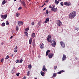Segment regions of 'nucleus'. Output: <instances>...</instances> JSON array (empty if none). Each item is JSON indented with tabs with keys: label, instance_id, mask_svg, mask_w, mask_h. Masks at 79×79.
<instances>
[{
	"label": "nucleus",
	"instance_id": "nucleus-29",
	"mask_svg": "<svg viewBox=\"0 0 79 79\" xmlns=\"http://www.w3.org/2000/svg\"><path fill=\"white\" fill-rule=\"evenodd\" d=\"M2 26H5V23H3L2 24Z\"/></svg>",
	"mask_w": 79,
	"mask_h": 79
},
{
	"label": "nucleus",
	"instance_id": "nucleus-38",
	"mask_svg": "<svg viewBox=\"0 0 79 79\" xmlns=\"http://www.w3.org/2000/svg\"><path fill=\"white\" fill-rule=\"evenodd\" d=\"M20 73H17L16 74V75L17 76H19V74Z\"/></svg>",
	"mask_w": 79,
	"mask_h": 79
},
{
	"label": "nucleus",
	"instance_id": "nucleus-7",
	"mask_svg": "<svg viewBox=\"0 0 79 79\" xmlns=\"http://www.w3.org/2000/svg\"><path fill=\"white\" fill-rule=\"evenodd\" d=\"M64 5L65 6H69L70 5V4H69V2H64Z\"/></svg>",
	"mask_w": 79,
	"mask_h": 79
},
{
	"label": "nucleus",
	"instance_id": "nucleus-22",
	"mask_svg": "<svg viewBox=\"0 0 79 79\" xmlns=\"http://www.w3.org/2000/svg\"><path fill=\"white\" fill-rule=\"evenodd\" d=\"M19 60H15V62L16 63H19Z\"/></svg>",
	"mask_w": 79,
	"mask_h": 79
},
{
	"label": "nucleus",
	"instance_id": "nucleus-53",
	"mask_svg": "<svg viewBox=\"0 0 79 79\" xmlns=\"http://www.w3.org/2000/svg\"><path fill=\"white\" fill-rule=\"evenodd\" d=\"M48 53L46 52V56H48Z\"/></svg>",
	"mask_w": 79,
	"mask_h": 79
},
{
	"label": "nucleus",
	"instance_id": "nucleus-23",
	"mask_svg": "<svg viewBox=\"0 0 79 79\" xmlns=\"http://www.w3.org/2000/svg\"><path fill=\"white\" fill-rule=\"evenodd\" d=\"M24 34H25L26 36H27V37H28V33L27 32H25Z\"/></svg>",
	"mask_w": 79,
	"mask_h": 79
},
{
	"label": "nucleus",
	"instance_id": "nucleus-27",
	"mask_svg": "<svg viewBox=\"0 0 79 79\" xmlns=\"http://www.w3.org/2000/svg\"><path fill=\"white\" fill-rule=\"evenodd\" d=\"M6 25H9V23L8 21H6Z\"/></svg>",
	"mask_w": 79,
	"mask_h": 79
},
{
	"label": "nucleus",
	"instance_id": "nucleus-60",
	"mask_svg": "<svg viewBox=\"0 0 79 79\" xmlns=\"http://www.w3.org/2000/svg\"><path fill=\"white\" fill-rule=\"evenodd\" d=\"M20 3H22V1H21V0H20L19 1Z\"/></svg>",
	"mask_w": 79,
	"mask_h": 79
},
{
	"label": "nucleus",
	"instance_id": "nucleus-24",
	"mask_svg": "<svg viewBox=\"0 0 79 79\" xmlns=\"http://www.w3.org/2000/svg\"><path fill=\"white\" fill-rule=\"evenodd\" d=\"M16 31H18V30H19V28L18 27V26H16Z\"/></svg>",
	"mask_w": 79,
	"mask_h": 79
},
{
	"label": "nucleus",
	"instance_id": "nucleus-50",
	"mask_svg": "<svg viewBox=\"0 0 79 79\" xmlns=\"http://www.w3.org/2000/svg\"><path fill=\"white\" fill-rule=\"evenodd\" d=\"M75 60H77V59H78V58H77V57H75Z\"/></svg>",
	"mask_w": 79,
	"mask_h": 79
},
{
	"label": "nucleus",
	"instance_id": "nucleus-41",
	"mask_svg": "<svg viewBox=\"0 0 79 79\" xmlns=\"http://www.w3.org/2000/svg\"><path fill=\"white\" fill-rule=\"evenodd\" d=\"M4 61V59L2 58L1 60V62H2V61Z\"/></svg>",
	"mask_w": 79,
	"mask_h": 79
},
{
	"label": "nucleus",
	"instance_id": "nucleus-57",
	"mask_svg": "<svg viewBox=\"0 0 79 79\" xmlns=\"http://www.w3.org/2000/svg\"><path fill=\"white\" fill-rule=\"evenodd\" d=\"M44 6V5H42V6H40V7L41 8H42V7H43Z\"/></svg>",
	"mask_w": 79,
	"mask_h": 79
},
{
	"label": "nucleus",
	"instance_id": "nucleus-62",
	"mask_svg": "<svg viewBox=\"0 0 79 79\" xmlns=\"http://www.w3.org/2000/svg\"><path fill=\"white\" fill-rule=\"evenodd\" d=\"M46 5V4L44 3V5Z\"/></svg>",
	"mask_w": 79,
	"mask_h": 79
},
{
	"label": "nucleus",
	"instance_id": "nucleus-39",
	"mask_svg": "<svg viewBox=\"0 0 79 79\" xmlns=\"http://www.w3.org/2000/svg\"><path fill=\"white\" fill-rule=\"evenodd\" d=\"M34 25V22H32V23H31V25H32V26H33Z\"/></svg>",
	"mask_w": 79,
	"mask_h": 79
},
{
	"label": "nucleus",
	"instance_id": "nucleus-33",
	"mask_svg": "<svg viewBox=\"0 0 79 79\" xmlns=\"http://www.w3.org/2000/svg\"><path fill=\"white\" fill-rule=\"evenodd\" d=\"M75 29L77 31H78L79 29V27H76L75 28Z\"/></svg>",
	"mask_w": 79,
	"mask_h": 79
},
{
	"label": "nucleus",
	"instance_id": "nucleus-8",
	"mask_svg": "<svg viewBox=\"0 0 79 79\" xmlns=\"http://www.w3.org/2000/svg\"><path fill=\"white\" fill-rule=\"evenodd\" d=\"M53 54L52 53H49L48 56L49 58H52V57H53Z\"/></svg>",
	"mask_w": 79,
	"mask_h": 79
},
{
	"label": "nucleus",
	"instance_id": "nucleus-13",
	"mask_svg": "<svg viewBox=\"0 0 79 79\" xmlns=\"http://www.w3.org/2000/svg\"><path fill=\"white\" fill-rule=\"evenodd\" d=\"M40 74L42 76H44V74H45V73L41 71L40 72Z\"/></svg>",
	"mask_w": 79,
	"mask_h": 79
},
{
	"label": "nucleus",
	"instance_id": "nucleus-37",
	"mask_svg": "<svg viewBox=\"0 0 79 79\" xmlns=\"http://www.w3.org/2000/svg\"><path fill=\"white\" fill-rule=\"evenodd\" d=\"M56 73H53V76H54V77L56 76Z\"/></svg>",
	"mask_w": 79,
	"mask_h": 79
},
{
	"label": "nucleus",
	"instance_id": "nucleus-46",
	"mask_svg": "<svg viewBox=\"0 0 79 79\" xmlns=\"http://www.w3.org/2000/svg\"><path fill=\"white\" fill-rule=\"evenodd\" d=\"M45 68V65H44L43 67V69Z\"/></svg>",
	"mask_w": 79,
	"mask_h": 79
},
{
	"label": "nucleus",
	"instance_id": "nucleus-32",
	"mask_svg": "<svg viewBox=\"0 0 79 79\" xmlns=\"http://www.w3.org/2000/svg\"><path fill=\"white\" fill-rule=\"evenodd\" d=\"M23 59H21L20 60V61L19 62V63H22V62H23Z\"/></svg>",
	"mask_w": 79,
	"mask_h": 79
},
{
	"label": "nucleus",
	"instance_id": "nucleus-58",
	"mask_svg": "<svg viewBox=\"0 0 79 79\" xmlns=\"http://www.w3.org/2000/svg\"><path fill=\"white\" fill-rule=\"evenodd\" d=\"M13 71L12 70V71H11V73H12V74H13Z\"/></svg>",
	"mask_w": 79,
	"mask_h": 79
},
{
	"label": "nucleus",
	"instance_id": "nucleus-36",
	"mask_svg": "<svg viewBox=\"0 0 79 79\" xmlns=\"http://www.w3.org/2000/svg\"><path fill=\"white\" fill-rule=\"evenodd\" d=\"M58 74H61V71H60L58 72L57 73Z\"/></svg>",
	"mask_w": 79,
	"mask_h": 79
},
{
	"label": "nucleus",
	"instance_id": "nucleus-63",
	"mask_svg": "<svg viewBox=\"0 0 79 79\" xmlns=\"http://www.w3.org/2000/svg\"><path fill=\"white\" fill-rule=\"evenodd\" d=\"M17 0H14V2H16V1Z\"/></svg>",
	"mask_w": 79,
	"mask_h": 79
},
{
	"label": "nucleus",
	"instance_id": "nucleus-9",
	"mask_svg": "<svg viewBox=\"0 0 79 79\" xmlns=\"http://www.w3.org/2000/svg\"><path fill=\"white\" fill-rule=\"evenodd\" d=\"M60 44L63 48H64L65 47V44H64V43H62L61 42H60Z\"/></svg>",
	"mask_w": 79,
	"mask_h": 79
},
{
	"label": "nucleus",
	"instance_id": "nucleus-26",
	"mask_svg": "<svg viewBox=\"0 0 79 79\" xmlns=\"http://www.w3.org/2000/svg\"><path fill=\"white\" fill-rule=\"evenodd\" d=\"M53 43L54 46L56 45V42H55V40H54Z\"/></svg>",
	"mask_w": 79,
	"mask_h": 79
},
{
	"label": "nucleus",
	"instance_id": "nucleus-42",
	"mask_svg": "<svg viewBox=\"0 0 79 79\" xmlns=\"http://www.w3.org/2000/svg\"><path fill=\"white\" fill-rule=\"evenodd\" d=\"M50 52V50H48L46 52V53H49V52Z\"/></svg>",
	"mask_w": 79,
	"mask_h": 79
},
{
	"label": "nucleus",
	"instance_id": "nucleus-40",
	"mask_svg": "<svg viewBox=\"0 0 79 79\" xmlns=\"http://www.w3.org/2000/svg\"><path fill=\"white\" fill-rule=\"evenodd\" d=\"M21 9H22V7H20L19 9H18V10H21Z\"/></svg>",
	"mask_w": 79,
	"mask_h": 79
},
{
	"label": "nucleus",
	"instance_id": "nucleus-47",
	"mask_svg": "<svg viewBox=\"0 0 79 79\" xmlns=\"http://www.w3.org/2000/svg\"><path fill=\"white\" fill-rule=\"evenodd\" d=\"M49 8H53V7H52V6H49Z\"/></svg>",
	"mask_w": 79,
	"mask_h": 79
},
{
	"label": "nucleus",
	"instance_id": "nucleus-30",
	"mask_svg": "<svg viewBox=\"0 0 79 79\" xmlns=\"http://www.w3.org/2000/svg\"><path fill=\"white\" fill-rule=\"evenodd\" d=\"M60 4L61 6H63L64 5V3L63 2H60Z\"/></svg>",
	"mask_w": 79,
	"mask_h": 79
},
{
	"label": "nucleus",
	"instance_id": "nucleus-20",
	"mask_svg": "<svg viewBox=\"0 0 79 79\" xmlns=\"http://www.w3.org/2000/svg\"><path fill=\"white\" fill-rule=\"evenodd\" d=\"M15 15L17 17H19V13H17Z\"/></svg>",
	"mask_w": 79,
	"mask_h": 79
},
{
	"label": "nucleus",
	"instance_id": "nucleus-45",
	"mask_svg": "<svg viewBox=\"0 0 79 79\" xmlns=\"http://www.w3.org/2000/svg\"><path fill=\"white\" fill-rule=\"evenodd\" d=\"M30 73H29V71H28L27 72V74L28 76H29V74H30Z\"/></svg>",
	"mask_w": 79,
	"mask_h": 79
},
{
	"label": "nucleus",
	"instance_id": "nucleus-21",
	"mask_svg": "<svg viewBox=\"0 0 79 79\" xmlns=\"http://www.w3.org/2000/svg\"><path fill=\"white\" fill-rule=\"evenodd\" d=\"M29 27H27L25 29V31H29Z\"/></svg>",
	"mask_w": 79,
	"mask_h": 79
},
{
	"label": "nucleus",
	"instance_id": "nucleus-55",
	"mask_svg": "<svg viewBox=\"0 0 79 79\" xmlns=\"http://www.w3.org/2000/svg\"><path fill=\"white\" fill-rule=\"evenodd\" d=\"M61 71V73H63V72H64V70H62L61 71Z\"/></svg>",
	"mask_w": 79,
	"mask_h": 79
},
{
	"label": "nucleus",
	"instance_id": "nucleus-16",
	"mask_svg": "<svg viewBox=\"0 0 79 79\" xmlns=\"http://www.w3.org/2000/svg\"><path fill=\"white\" fill-rule=\"evenodd\" d=\"M32 39L31 38L30 39L29 41V44H31V43H32Z\"/></svg>",
	"mask_w": 79,
	"mask_h": 79
},
{
	"label": "nucleus",
	"instance_id": "nucleus-18",
	"mask_svg": "<svg viewBox=\"0 0 79 79\" xmlns=\"http://www.w3.org/2000/svg\"><path fill=\"white\" fill-rule=\"evenodd\" d=\"M6 1V0H3V1L2 2V5H4V4H5L6 3V2H5Z\"/></svg>",
	"mask_w": 79,
	"mask_h": 79
},
{
	"label": "nucleus",
	"instance_id": "nucleus-56",
	"mask_svg": "<svg viewBox=\"0 0 79 79\" xmlns=\"http://www.w3.org/2000/svg\"><path fill=\"white\" fill-rule=\"evenodd\" d=\"M10 56L11 57H13V54H12Z\"/></svg>",
	"mask_w": 79,
	"mask_h": 79
},
{
	"label": "nucleus",
	"instance_id": "nucleus-34",
	"mask_svg": "<svg viewBox=\"0 0 79 79\" xmlns=\"http://www.w3.org/2000/svg\"><path fill=\"white\" fill-rule=\"evenodd\" d=\"M46 13L47 15H48V10H47L46 11Z\"/></svg>",
	"mask_w": 79,
	"mask_h": 79
},
{
	"label": "nucleus",
	"instance_id": "nucleus-59",
	"mask_svg": "<svg viewBox=\"0 0 79 79\" xmlns=\"http://www.w3.org/2000/svg\"><path fill=\"white\" fill-rule=\"evenodd\" d=\"M46 10V8H44V9H43V10Z\"/></svg>",
	"mask_w": 79,
	"mask_h": 79
},
{
	"label": "nucleus",
	"instance_id": "nucleus-4",
	"mask_svg": "<svg viewBox=\"0 0 79 79\" xmlns=\"http://www.w3.org/2000/svg\"><path fill=\"white\" fill-rule=\"evenodd\" d=\"M52 36L51 35H48V36L47 38V40L48 42H50V41H52Z\"/></svg>",
	"mask_w": 79,
	"mask_h": 79
},
{
	"label": "nucleus",
	"instance_id": "nucleus-11",
	"mask_svg": "<svg viewBox=\"0 0 79 79\" xmlns=\"http://www.w3.org/2000/svg\"><path fill=\"white\" fill-rule=\"evenodd\" d=\"M40 47L41 49L43 48L44 47V44L43 43H42L40 45Z\"/></svg>",
	"mask_w": 79,
	"mask_h": 79
},
{
	"label": "nucleus",
	"instance_id": "nucleus-44",
	"mask_svg": "<svg viewBox=\"0 0 79 79\" xmlns=\"http://www.w3.org/2000/svg\"><path fill=\"white\" fill-rule=\"evenodd\" d=\"M56 68H57V66H56L55 67H54V69H56Z\"/></svg>",
	"mask_w": 79,
	"mask_h": 79
},
{
	"label": "nucleus",
	"instance_id": "nucleus-43",
	"mask_svg": "<svg viewBox=\"0 0 79 79\" xmlns=\"http://www.w3.org/2000/svg\"><path fill=\"white\" fill-rule=\"evenodd\" d=\"M51 45H52V47H55V45H54V44H51Z\"/></svg>",
	"mask_w": 79,
	"mask_h": 79
},
{
	"label": "nucleus",
	"instance_id": "nucleus-35",
	"mask_svg": "<svg viewBox=\"0 0 79 79\" xmlns=\"http://www.w3.org/2000/svg\"><path fill=\"white\" fill-rule=\"evenodd\" d=\"M43 71H47V69L44 68V69H43Z\"/></svg>",
	"mask_w": 79,
	"mask_h": 79
},
{
	"label": "nucleus",
	"instance_id": "nucleus-6",
	"mask_svg": "<svg viewBox=\"0 0 79 79\" xmlns=\"http://www.w3.org/2000/svg\"><path fill=\"white\" fill-rule=\"evenodd\" d=\"M66 58L67 57L66 56V55L64 54L63 55L62 61H64V60H66Z\"/></svg>",
	"mask_w": 79,
	"mask_h": 79
},
{
	"label": "nucleus",
	"instance_id": "nucleus-61",
	"mask_svg": "<svg viewBox=\"0 0 79 79\" xmlns=\"http://www.w3.org/2000/svg\"><path fill=\"white\" fill-rule=\"evenodd\" d=\"M58 1H59V2H61V0H57Z\"/></svg>",
	"mask_w": 79,
	"mask_h": 79
},
{
	"label": "nucleus",
	"instance_id": "nucleus-49",
	"mask_svg": "<svg viewBox=\"0 0 79 79\" xmlns=\"http://www.w3.org/2000/svg\"><path fill=\"white\" fill-rule=\"evenodd\" d=\"M17 50H15L14 52H15V53H16V52H17Z\"/></svg>",
	"mask_w": 79,
	"mask_h": 79
},
{
	"label": "nucleus",
	"instance_id": "nucleus-31",
	"mask_svg": "<svg viewBox=\"0 0 79 79\" xmlns=\"http://www.w3.org/2000/svg\"><path fill=\"white\" fill-rule=\"evenodd\" d=\"M8 58H9V56H7L5 58V59L7 60V59H8Z\"/></svg>",
	"mask_w": 79,
	"mask_h": 79
},
{
	"label": "nucleus",
	"instance_id": "nucleus-2",
	"mask_svg": "<svg viewBox=\"0 0 79 79\" xmlns=\"http://www.w3.org/2000/svg\"><path fill=\"white\" fill-rule=\"evenodd\" d=\"M51 10L53 11L54 12H56L58 11V9L55 8V6H54L51 8Z\"/></svg>",
	"mask_w": 79,
	"mask_h": 79
},
{
	"label": "nucleus",
	"instance_id": "nucleus-54",
	"mask_svg": "<svg viewBox=\"0 0 79 79\" xmlns=\"http://www.w3.org/2000/svg\"><path fill=\"white\" fill-rule=\"evenodd\" d=\"M45 2H46V3H48V1L46 0V1Z\"/></svg>",
	"mask_w": 79,
	"mask_h": 79
},
{
	"label": "nucleus",
	"instance_id": "nucleus-64",
	"mask_svg": "<svg viewBox=\"0 0 79 79\" xmlns=\"http://www.w3.org/2000/svg\"><path fill=\"white\" fill-rule=\"evenodd\" d=\"M35 79H37V78H36Z\"/></svg>",
	"mask_w": 79,
	"mask_h": 79
},
{
	"label": "nucleus",
	"instance_id": "nucleus-52",
	"mask_svg": "<svg viewBox=\"0 0 79 79\" xmlns=\"http://www.w3.org/2000/svg\"><path fill=\"white\" fill-rule=\"evenodd\" d=\"M23 79H26V77L24 76L23 77Z\"/></svg>",
	"mask_w": 79,
	"mask_h": 79
},
{
	"label": "nucleus",
	"instance_id": "nucleus-10",
	"mask_svg": "<svg viewBox=\"0 0 79 79\" xmlns=\"http://www.w3.org/2000/svg\"><path fill=\"white\" fill-rule=\"evenodd\" d=\"M18 25L19 26L23 25V22H18Z\"/></svg>",
	"mask_w": 79,
	"mask_h": 79
},
{
	"label": "nucleus",
	"instance_id": "nucleus-25",
	"mask_svg": "<svg viewBox=\"0 0 79 79\" xmlns=\"http://www.w3.org/2000/svg\"><path fill=\"white\" fill-rule=\"evenodd\" d=\"M28 68L29 69H31L32 68V65H31V64H30L28 65Z\"/></svg>",
	"mask_w": 79,
	"mask_h": 79
},
{
	"label": "nucleus",
	"instance_id": "nucleus-19",
	"mask_svg": "<svg viewBox=\"0 0 79 79\" xmlns=\"http://www.w3.org/2000/svg\"><path fill=\"white\" fill-rule=\"evenodd\" d=\"M35 33H34L33 34H32L31 37L34 38V37H35Z\"/></svg>",
	"mask_w": 79,
	"mask_h": 79
},
{
	"label": "nucleus",
	"instance_id": "nucleus-28",
	"mask_svg": "<svg viewBox=\"0 0 79 79\" xmlns=\"http://www.w3.org/2000/svg\"><path fill=\"white\" fill-rule=\"evenodd\" d=\"M32 45L33 47L35 45V41H33L32 42Z\"/></svg>",
	"mask_w": 79,
	"mask_h": 79
},
{
	"label": "nucleus",
	"instance_id": "nucleus-51",
	"mask_svg": "<svg viewBox=\"0 0 79 79\" xmlns=\"http://www.w3.org/2000/svg\"><path fill=\"white\" fill-rule=\"evenodd\" d=\"M13 36H11L10 37V39H12V38H13Z\"/></svg>",
	"mask_w": 79,
	"mask_h": 79
},
{
	"label": "nucleus",
	"instance_id": "nucleus-1",
	"mask_svg": "<svg viewBox=\"0 0 79 79\" xmlns=\"http://www.w3.org/2000/svg\"><path fill=\"white\" fill-rule=\"evenodd\" d=\"M76 12L73 11L69 15V18L71 19H73L76 16Z\"/></svg>",
	"mask_w": 79,
	"mask_h": 79
},
{
	"label": "nucleus",
	"instance_id": "nucleus-48",
	"mask_svg": "<svg viewBox=\"0 0 79 79\" xmlns=\"http://www.w3.org/2000/svg\"><path fill=\"white\" fill-rule=\"evenodd\" d=\"M17 48H18V46H16V47H15V48H14V49L15 50V49H17Z\"/></svg>",
	"mask_w": 79,
	"mask_h": 79
},
{
	"label": "nucleus",
	"instance_id": "nucleus-14",
	"mask_svg": "<svg viewBox=\"0 0 79 79\" xmlns=\"http://www.w3.org/2000/svg\"><path fill=\"white\" fill-rule=\"evenodd\" d=\"M41 21H39L38 22L37 25V26L38 27H39V26H40V23H41Z\"/></svg>",
	"mask_w": 79,
	"mask_h": 79
},
{
	"label": "nucleus",
	"instance_id": "nucleus-15",
	"mask_svg": "<svg viewBox=\"0 0 79 79\" xmlns=\"http://www.w3.org/2000/svg\"><path fill=\"white\" fill-rule=\"evenodd\" d=\"M49 21V18H48L46 19L45 21V23H48Z\"/></svg>",
	"mask_w": 79,
	"mask_h": 79
},
{
	"label": "nucleus",
	"instance_id": "nucleus-5",
	"mask_svg": "<svg viewBox=\"0 0 79 79\" xmlns=\"http://www.w3.org/2000/svg\"><path fill=\"white\" fill-rule=\"evenodd\" d=\"M57 25L58 26H61L62 25V23L61 22L60 20H59L57 22Z\"/></svg>",
	"mask_w": 79,
	"mask_h": 79
},
{
	"label": "nucleus",
	"instance_id": "nucleus-12",
	"mask_svg": "<svg viewBox=\"0 0 79 79\" xmlns=\"http://www.w3.org/2000/svg\"><path fill=\"white\" fill-rule=\"evenodd\" d=\"M25 3V2L24 1H23L22 2L21 4H22V5H23V6L25 7H26V4Z\"/></svg>",
	"mask_w": 79,
	"mask_h": 79
},
{
	"label": "nucleus",
	"instance_id": "nucleus-3",
	"mask_svg": "<svg viewBox=\"0 0 79 79\" xmlns=\"http://www.w3.org/2000/svg\"><path fill=\"white\" fill-rule=\"evenodd\" d=\"M7 17V15H1V18H2V19H5Z\"/></svg>",
	"mask_w": 79,
	"mask_h": 79
},
{
	"label": "nucleus",
	"instance_id": "nucleus-17",
	"mask_svg": "<svg viewBox=\"0 0 79 79\" xmlns=\"http://www.w3.org/2000/svg\"><path fill=\"white\" fill-rule=\"evenodd\" d=\"M59 1L56 0H55V3L56 4V5H58V4L59 3Z\"/></svg>",
	"mask_w": 79,
	"mask_h": 79
}]
</instances>
